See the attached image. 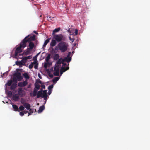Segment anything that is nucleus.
<instances>
[{
    "mask_svg": "<svg viewBox=\"0 0 150 150\" xmlns=\"http://www.w3.org/2000/svg\"><path fill=\"white\" fill-rule=\"evenodd\" d=\"M50 57L51 54H49L46 57L45 61H46L47 62H49V61L50 58Z\"/></svg>",
    "mask_w": 150,
    "mask_h": 150,
    "instance_id": "nucleus-27",
    "label": "nucleus"
},
{
    "mask_svg": "<svg viewBox=\"0 0 150 150\" xmlns=\"http://www.w3.org/2000/svg\"><path fill=\"white\" fill-rule=\"evenodd\" d=\"M28 46L29 47L28 49L32 50L33 48L35 47L34 43L32 42H29Z\"/></svg>",
    "mask_w": 150,
    "mask_h": 150,
    "instance_id": "nucleus-14",
    "label": "nucleus"
},
{
    "mask_svg": "<svg viewBox=\"0 0 150 150\" xmlns=\"http://www.w3.org/2000/svg\"><path fill=\"white\" fill-rule=\"evenodd\" d=\"M62 64H63V65L64 66H65L66 65V63H64V62H65V61H64L63 60H62Z\"/></svg>",
    "mask_w": 150,
    "mask_h": 150,
    "instance_id": "nucleus-47",
    "label": "nucleus"
},
{
    "mask_svg": "<svg viewBox=\"0 0 150 150\" xmlns=\"http://www.w3.org/2000/svg\"><path fill=\"white\" fill-rule=\"evenodd\" d=\"M73 38H71L70 37H69V39L72 42H73L75 40L74 36H73Z\"/></svg>",
    "mask_w": 150,
    "mask_h": 150,
    "instance_id": "nucleus-40",
    "label": "nucleus"
},
{
    "mask_svg": "<svg viewBox=\"0 0 150 150\" xmlns=\"http://www.w3.org/2000/svg\"><path fill=\"white\" fill-rule=\"evenodd\" d=\"M13 99L15 101H18L19 99V95L17 94H15L12 97Z\"/></svg>",
    "mask_w": 150,
    "mask_h": 150,
    "instance_id": "nucleus-13",
    "label": "nucleus"
},
{
    "mask_svg": "<svg viewBox=\"0 0 150 150\" xmlns=\"http://www.w3.org/2000/svg\"><path fill=\"white\" fill-rule=\"evenodd\" d=\"M60 29L61 28L60 27L58 28H57L55 29L53 31L52 34V35H55V33L59 31L60 30Z\"/></svg>",
    "mask_w": 150,
    "mask_h": 150,
    "instance_id": "nucleus-21",
    "label": "nucleus"
},
{
    "mask_svg": "<svg viewBox=\"0 0 150 150\" xmlns=\"http://www.w3.org/2000/svg\"><path fill=\"white\" fill-rule=\"evenodd\" d=\"M50 39L51 38H49L48 37V39H46L44 42L43 46V47H46L47 45L49 42Z\"/></svg>",
    "mask_w": 150,
    "mask_h": 150,
    "instance_id": "nucleus-19",
    "label": "nucleus"
},
{
    "mask_svg": "<svg viewBox=\"0 0 150 150\" xmlns=\"http://www.w3.org/2000/svg\"><path fill=\"white\" fill-rule=\"evenodd\" d=\"M49 76L51 78H52L53 77V75L52 74H49Z\"/></svg>",
    "mask_w": 150,
    "mask_h": 150,
    "instance_id": "nucleus-48",
    "label": "nucleus"
},
{
    "mask_svg": "<svg viewBox=\"0 0 150 150\" xmlns=\"http://www.w3.org/2000/svg\"><path fill=\"white\" fill-rule=\"evenodd\" d=\"M29 35L25 37V38L22 40L19 46L23 48H24L26 46V43L27 42L26 40V39L29 37Z\"/></svg>",
    "mask_w": 150,
    "mask_h": 150,
    "instance_id": "nucleus-3",
    "label": "nucleus"
},
{
    "mask_svg": "<svg viewBox=\"0 0 150 150\" xmlns=\"http://www.w3.org/2000/svg\"><path fill=\"white\" fill-rule=\"evenodd\" d=\"M35 65L34 66V67L35 69H37L38 68V64L37 62H36V63L34 64Z\"/></svg>",
    "mask_w": 150,
    "mask_h": 150,
    "instance_id": "nucleus-42",
    "label": "nucleus"
},
{
    "mask_svg": "<svg viewBox=\"0 0 150 150\" xmlns=\"http://www.w3.org/2000/svg\"><path fill=\"white\" fill-rule=\"evenodd\" d=\"M12 80L13 82H14L15 83H16L17 82V81H18L17 78L15 76H14V75L13 76V79Z\"/></svg>",
    "mask_w": 150,
    "mask_h": 150,
    "instance_id": "nucleus-32",
    "label": "nucleus"
},
{
    "mask_svg": "<svg viewBox=\"0 0 150 150\" xmlns=\"http://www.w3.org/2000/svg\"><path fill=\"white\" fill-rule=\"evenodd\" d=\"M53 87V84H52L48 86V89L49 90H50Z\"/></svg>",
    "mask_w": 150,
    "mask_h": 150,
    "instance_id": "nucleus-38",
    "label": "nucleus"
},
{
    "mask_svg": "<svg viewBox=\"0 0 150 150\" xmlns=\"http://www.w3.org/2000/svg\"><path fill=\"white\" fill-rule=\"evenodd\" d=\"M42 89H41L40 91H39L37 95V97L36 98H40V97L42 98L43 94L42 93Z\"/></svg>",
    "mask_w": 150,
    "mask_h": 150,
    "instance_id": "nucleus-12",
    "label": "nucleus"
},
{
    "mask_svg": "<svg viewBox=\"0 0 150 150\" xmlns=\"http://www.w3.org/2000/svg\"><path fill=\"white\" fill-rule=\"evenodd\" d=\"M63 59L62 58H60V59H59L58 60V61L57 62V65L56 64V65H59L60 67V64L61 63H62L63 61Z\"/></svg>",
    "mask_w": 150,
    "mask_h": 150,
    "instance_id": "nucleus-24",
    "label": "nucleus"
},
{
    "mask_svg": "<svg viewBox=\"0 0 150 150\" xmlns=\"http://www.w3.org/2000/svg\"><path fill=\"white\" fill-rule=\"evenodd\" d=\"M31 50H30V49H28V48H27L25 52V54L27 55L29 54L30 53Z\"/></svg>",
    "mask_w": 150,
    "mask_h": 150,
    "instance_id": "nucleus-25",
    "label": "nucleus"
},
{
    "mask_svg": "<svg viewBox=\"0 0 150 150\" xmlns=\"http://www.w3.org/2000/svg\"><path fill=\"white\" fill-rule=\"evenodd\" d=\"M49 18H51V17L50 16H49Z\"/></svg>",
    "mask_w": 150,
    "mask_h": 150,
    "instance_id": "nucleus-62",
    "label": "nucleus"
},
{
    "mask_svg": "<svg viewBox=\"0 0 150 150\" xmlns=\"http://www.w3.org/2000/svg\"><path fill=\"white\" fill-rule=\"evenodd\" d=\"M36 82L37 83H39L40 84H42V83L41 81L39 79H38L36 80Z\"/></svg>",
    "mask_w": 150,
    "mask_h": 150,
    "instance_id": "nucleus-39",
    "label": "nucleus"
},
{
    "mask_svg": "<svg viewBox=\"0 0 150 150\" xmlns=\"http://www.w3.org/2000/svg\"><path fill=\"white\" fill-rule=\"evenodd\" d=\"M13 82V81L12 80H9L8 81L6 85H7L8 86H10L12 84Z\"/></svg>",
    "mask_w": 150,
    "mask_h": 150,
    "instance_id": "nucleus-29",
    "label": "nucleus"
},
{
    "mask_svg": "<svg viewBox=\"0 0 150 150\" xmlns=\"http://www.w3.org/2000/svg\"><path fill=\"white\" fill-rule=\"evenodd\" d=\"M5 74H6V73H4L3 75H4Z\"/></svg>",
    "mask_w": 150,
    "mask_h": 150,
    "instance_id": "nucleus-59",
    "label": "nucleus"
},
{
    "mask_svg": "<svg viewBox=\"0 0 150 150\" xmlns=\"http://www.w3.org/2000/svg\"><path fill=\"white\" fill-rule=\"evenodd\" d=\"M21 104H23V105L26 103L25 102V100L23 98H21Z\"/></svg>",
    "mask_w": 150,
    "mask_h": 150,
    "instance_id": "nucleus-35",
    "label": "nucleus"
},
{
    "mask_svg": "<svg viewBox=\"0 0 150 150\" xmlns=\"http://www.w3.org/2000/svg\"><path fill=\"white\" fill-rule=\"evenodd\" d=\"M58 49H58V46H56L55 49H54V50H55V51H58Z\"/></svg>",
    "mask_w": 150,
    "mask_h": 150,
    "instance_id": "nucleus-45",
    "label": "nucleus"
},
{
    "mask_svg": "<svg viewBox=\"0 0 150 150\" xmlns=\"http://www.w3.org/2000/svg\"><path fill=\"white\" fill-rule=\"evenodd\" d=\"M32 57L31 56H29L27 57H25L23 58L22 59V61H23L24 64H25L27 60L31 58Z\"/></svg>",
    "mask_w": 150,
    "mask_h": 150,
    "instance_id": "nucleus-16",
    "label": "nucleus"
},
{
    "mask_svg": "<svg viewBox=\"0 0 150 150\" xmlns=\"http://www.w3.org/2000/svg\"><path fill=\"white\" fill-rule=\"evenodd\" d=\"M24 115V114L23 112H20V115L21 116H23Z\"/></svg>",
    "mask_w": 150,
    "mask_h": 150,
    "instance_id": "nucleus-44",
    "label": "nucleus"
},
{
    "mask_svg": "<svg viewBox=\"0 0 150 150\" xmlns=\"http://www.w3.org/2000/svg\"><path fill=\"white\" fill-rule=\"evenodd\" d=\"M50 65V64L49 62H47L44 63V67L45 68H47V67L48 65Z\"/></svg>",
    "mask_w": 150,
    "mask_h": 150,
    "instance_id": "nucleus-36",
    "label": "nucleus"
},
{
    "mask_svg": "<svg viewBox=\"0 0 150 150\" xmlns=\"http://www.w3.org/2000/svg\"><path fill=\"white\" fill-rule=\"evenodd\" d=\"M41 87L42 88L45 89V86L44 85H41Z\"/></svg>",
    "mask_w": 150,
    "mask_h": 150,
    "instance_id": "nucleus-46",
    "label": "nucleus"
},
{
    "mask_svg": "<svg viewBox=\"0 0 150 150\" xmlns=\"http://www.w3.org/2000/svg\"><path fill=\"white\" fill-rule=\"evenodd\" d=\"M39 77L40 78V79H41V77L40 76H39Z\"/></svg>",
    "mask_w": 150,
    "mask_h": 150,
    "instance_id": "nucleus-60",
    "label": "nucleus"
},
{
    "mask_svg": "<svg viewBox=\"0 0 150 150\" xmlns=\"http://www.w3.org/2000/svg\"><path fill=\"white\" fill-rule=\"evenodd\" d=\"M34 32L36 34H38V33H37L36 31H34Z\"/></svg>",
    "mask_w": 150,
    "mask_h": 150,
    "instance_id": "nucleus-58",
    "label": "nucleus"
},
{
    "mask_svg": "<svg viewBox=\"0 0 150 150\" xmlns=\"http://www.w3.org/2000/svg\"><path fill=\"white\" fill-rule=\"evenodd\" d=\"M36 63V62L35 61H34L31 64L29 65V66H28L29 68L30 69H31L33 67L34 64H35Z\"/></svg>",
    "mask_w": 150,
    "mask_h": 150,
    "instance_id": "nucleus-28",
    "label": "nucleus"
},
{
    "mask_svg": "<svg viewBox=\"0 0 150 150\" xmlns=\"http://www.w3.org/2000/svg\"><path fill=\"white\" fill-rule=\"evenodd\" d=\"M12 94V93L11 92V91H9L8 93V94L9 95H11Z\"/></svg>",
    "mask_w": 150,
    "mask_h": 150,
    "instance_id": "nucleus-53",
    "label": "nucleus"
},
{
    "mask_svg": "<svg viewBox=\"0 0 150 150\" xmlns=\"http://www.w3.org/2000/svg\"><path fill=\"white\" fill-rule=\"evenodd\" d=\"M33 93H30V95L31 96L33 97Z\"/></svg>",
    "mask_w": 150,
    "mask_h": 150,
    "instance_id": "nucleus-54",
    "label": "nucleus"
},
{
    "mask_svg": "<svg viewBox=\"0 0 150 150\" xmlns=\"http://www.w3.org/2000/svg\"><path fill=\"white\" fill-rule=\"evenodd\" d=\"M21 48H22L19 46H18V47L16 48L15 53V57H17L19 53L22 52Z\"/></svg>",
    "mask_w": 150,
    "mask_h": 150,
    "instance_id": "nucleus-7",
    "label": "nucleus"
},
{
    "mask_svg": "<svg viewBox=\"0 0 150 150\" xmlns=\"http://www.w3.org/2000/svg\"><path fill=\"white\" fill-rule=\"evenodd\" d=\"M78 33V30L77 29L75 30L74 33L75 35H77Z\"/></svg>",
    "mask_w": 150,
    "mask_h": 150,
    "instance_id": "nucleus-43",
    "label": "nucleus"
},
{
    "mask_svg": "<svg viewBox=\"0 0 150 150\" xmlns=\"http://www.w3.org/2000/svg\"><path fill=\"white\" fill-rule=\"evenodd\" d=\"M60 67L59 65H56V64L55 65L54 68V72L53 73V74L54 76H58L59 75Z\"/></svg>",
    "mask_w": 150,
    "mask_h": 150,
    "instance_id": "nucleus-4",
    "label": "nucleus"
},
{
    "mask_svg": "<svg viewBox=\"0 0 150 150\" xmlns=\"http://www.w3.org/2000/svg\"><path fill=\"white\" fill-rule=\"evenodd\" d=\"M62 69V71L64 72H65L67 70V69H66L65 67H62L61 68V69Z\"/></svg>",
    "mask_w": 150,
    "mask_h": 150,
    "instance_id": "nucleus-41",
    "label": "nucleus"
},
{
    "mask_svg": "<svg viewBox=\"0 0 150 150\" xmlns=\"http://www.w3.org/2000/svg\"><path fill=\"white\" fill-rule=\"evenodd\" d=\"M59 79V78L58 77H56L54 78L52 80V82L54 83H56Z\"/></svg>",
    "mask_w": 150,
    "mask_h": 150,
    "instance_id": "nucleus-31",
    "label": "nucleus"
},
{
    "mask_svg": "<svg viewBox=\"0 0 150 150\" xmlns=\"http://www.w3.org/2000/svg\"><path fill=\"white\" fill-rule=\"evenodd\" d=\"M53 36V38L58 42H61L62 40H65L66 38L62 34L55 35Z\"/></svg>",
    "mask_w": 150,
    "mask_h": 150,
    "instance_id": "nucleus-2",
    "label": "nucleus"
},
{
    "mask_svg": "<svg viewBox=\"0 0 150 150\" xmlns=\"http://www.w3.org/2000/svg\"><path fill=\"white\" fill-rule=\"evenodd\" d=\"M28 116H29V115H30L31 114V112H28Z\"/></svg>",
    "mask_w": 150,
    "mask_h": 150,
    "instance_id": "nucleus-56",
    "label": "nucleus"
},
{
    "mask_svg": "<svg viewBox=\"0 0 150 150\" xmlns=\"http://www.w3.org/2000/svg\"><path fill=\"white\" fill-rule=\"evenodd\" d=\"M17 87V84L16 83H13L11 86L10 89L11 90L15 89Z\"/></svg>",
    "mask_w": 150,
    "mask_h": 150,
    "instance_id": "nucleus-20",
    "label": "nucleus"
},
{
    "mask_svg": "<svg viewBox=\"0 0 150 150\" xmlns=\"http://www.w3.org/2000/svg\"><path fill=\"white\" fill-rule=\"evenodd\" d=\"M47 90H42V92H43L42 98H44V100H45L46 101L47 100V97L48 96V95L47 93Z\"/></svg>",
    "mask_w": 150,
    "mask_h": 150,
    "instance_id": "nucleus-11",
    "label": "nucleus"
},
{
    "mask_svg": "<svg viewBox=\"0 0 150 150\" xmlns=\"http://www.w3.org/2000/svg\"><path fill=\"white\" fill-rule=\"evenodd\" d=\"M36 35H33L32 36H30L29 38H28L26 39V40L27 42H30L32 41H34L35 40Z\"/></svg>",
    "mask_w": 150,
    "mask_h": 150,
    "instance_id": "nucleus-10",
    "label": "nucleus"
},
{
    "mask_svg": "<svg viewBox=\"0 0 150 150\" xmlns=\"http://www.w3.org/2000/svg\"><path fill=\"white\" fill-rule=\"evenodd\" d=\"M23 76L26 79H29V76L28 74L26 73H25L23 74Z\"/></svg>",
    "mask_w": 150,
    "mask_h": 150,
    "instance_id": "nucleus-34",
    "label": "nucleus"
},
{
    "mask_svg": "<svg viewBox=\"0 0 150 150\" xmlns=\"http://www.w3.org/2000/svg\"><path fill=\"white\" fill-rule=\"evenodd\" d=\"M24 109V107L22 105L20 106L19 108V109L21 111L23 110Z\"/></svg>",
    "mask_w": 150,
    "mask_h": 150,
    "instance_id": "nucleus-37",
    "label": "nucleus"
},
{
    "mask_svg": "<svg viewBox=\"0 0 150 150\" xmlns=\"http://www.w3.org/2000/svg\"><path fill=\"white\" fill-rule=\"evenodd\" d=\"M59 57V56L58 54H56L54 57V60H57Z\"/></svg>",
    "mask_w": 150,
    "mask_h": 150,
    "instance_id": "nucleus-30",
    "label": "nucleus"
},
{
    "mask_svg": "<svg viewBox=\"0 0 150 150\" xmlns=\"http://www.w3.org/2000/svg\"><path fill=\"white\" fill-rule=\"evenodd\" d=\"M35 89H37L38 90H39L40 88V85L38 84V83H35Z\"/></svg>",
    "mask_w": 150,
    "mask_h": 150,
    "instance_id": "nucleus-33",
    "label": "nucleus"
},
{
    "mask_svg": "<svg viewBox=\"0 0 150 150\" xmlns=\"http://www.w3.org/2000/svg\"><path fill=\"white\" fill-rule=\"evenodd\" d=\"M45 109V107L44 105L40 106L39 107V109L38 110V113H41Z\"/></svg>",
    "mask_w": 150,
    "mask_h": 150,
    "instance_id": "nucleus-23",
    "label": "nucleus"
},
{
    "mask_svg": "<svg viewBox=\"0 0 150 150\" xmlns=\"http://www.w3.org/2000/svg\"><path fill=\"white\" fill-rule=\"evenodd\" d=\"M27 80H25L23 82H19L18 83V86L20 87H24L28 84Z\"/></svg>",
    "mask_w": 150,
    "mask_h": 150,
    "instance_id": "nucleus-9",
    "label": "nucleus"
},
{
    "mask_svg": "<svg viewBox=\"0 0 150 150\" xmlns=\"http://www.w3.org/2000/svg\"><path fill=\"white\" fill-rule=\"evenodd\" d=\"M12 106L14 111L19 112V108L17 105L15 104H13Z\"/></svg>",
    "mask_w": 150,
    "mask_h": 150,
    "instance_id": "nucleus-17",
    "label": "nucleus"
},
{
    "mask_svg": "<svg viewBox=\"0 0 150 150\" xmlns=\"http://www.w3.org/2000/svg\"><path fill=\"white\" fill-rule=\"evenodd\" d=\"M23 106L27 110H29L31 107L30 105L29 104L27 103H25V104Z\"/></svg>",
    "mask_w": 150,
    "mask_h": 150,
    "instance_id": "nucleus-22",
    "label": "nucleus"
},
{
    "mask_svg": "<svg viewBox=\"0 0 150 150\" xmlns=\"http://www.w3.org/2000/svg\"><path fill=\"white\" fill-rule=\"evenodd\" d=\"M62 69L60 70V73L61 74H63V72H63L62 71Z\"/></svg>",
    "mask_w": 150,
    "mask_h": 150,
    "instance_id": "nucleus-52",
    "label": "nucleus"
},
{
    "mask_svg": "<svg viewBox=\"0 0 150 150\" xmlns=\"http://www.w3.org/2000/svg\"><path fill=\"white\" fill-rule=\"evenodd\" d=\"M16 64L17 65H19L20 67H22V65H24L23 61H22V60L21 61H16Z\"/></svg>",
    "mask_w": 150,
    "mask_h": 150,
    "instance_id": "nucleus-15",
    "label": "nucleus"
},
{
    "mask_svg": "<svg viewBox=\"0 0 150 150\" xmlns=\"http://www.w3.org/2000/svg\"><path fill=\"white\" fill-rule=\"evenodd\" d=\"M71 54V52H69L67 57H64L63 59V60L65 61V62H67L69 63V62L71 60V57H70Z\"/></svg>",
    "mask_w": 150,
    "mask_h": 150,
    "instance_id": "nucleus-6",
    "label": "nucleus"
},
{
    "mask_svg": "<svg viewBox=\"0 0 150 150\" xmlns=\"http://www.w3.org/2000/svg\"><path fill=\"white\" fill-rule=\"evenodd\" d=\"M42 15H40V17H42Z\"/></svg>",
    "mask_w": 150,
    "mask_h": 150,
    "instance_id": "nucleus-61",
    "label": "nucleus"
},
{
    "mask_svg": "<svg viewBox=\"0 0 150 150\" xmlns=\"http://www.w3.org/2000/svg\"><path fill=\"white\" fill-rule=\"evenodd\" d=\"M23 112L24 114H26L28 112V111H27V110H24L23 111Z\"/></svg>",
    "mask_w": 150,
    "mask_h": 150,
    "instance_id": "nucleus-49",
    "label": "nucleus"
},
{
    "mask_svg": "<svg viewBox=\"0 0 150 150\" xmlns=\"http://www.w3.org/2000/svg\"><path fill=\"white\" fill-rule=\"evenodd\" d=\"M38 90L34 88L33 91V97H35L37 95L38 92Z\"/></svg>",
    "mask_w": 150,
    "mask_h": 150,
    "instance_id": "nucleus-26",
    "label": "nucleus"
},
{
    "mask_svg": "<svg viewBox=\"0 0 150 150\" xmlns=\"http://www.w3.org/2000/svg\"><path fill=\"white\" fill-rule=\"evenodd\" d=\"M51 93V91H50V90H49L48 92V94L50 95Z\"/></svg>",
    "mask_w": 150,
    "mask_h": 150,
    "instance_id": "nucleus-51",
    "label": "nucleus"
},
{
    "mask_svg": "<svg viewBox=\"0 0 150 150\" xmlns=\"http://www.w3.org/2000/svg\"><path fill=\"white\" fill-rule=\"evenodd\" d=\"M40 52L39 53L37 54L36 55L38 56V55H39L40 54Z\"/></svg>",
    "mask_w": 150,
    "mask_h": 150,
    "instance_id": "nucleus-57",
    "label": "nucleus"
},
{
    "mask_svg": "<svg viewBox=\"0 0 150 150\" xmlns=\"http://www.w3.org/2000/svg\"><path fill=\"white\" fill-rule=\"evenodd\" d=\"M13 75L14 76L17 78L18 81H21L23 79V77L20 72H17L15 73Z\"/></svg>",
    "mask_w": 150,
    "mask_h": 150,
    "instance_id": "nucleus-5",
    "label": "nucleus"
},
{
    "mask_svg": "<svg viewBox=\"0 0 150 150\" xmlns=\"http://www.w3.org/2000/svg\"><path fill=\"white\" fill-rule=\"evenodd\" d=\"M69 67H67L66 68H65V69L67 70H68L69 69Z\"/></svg>",
    "mask_w": 150,
    "mask_h": 150,
    "instance_id": "nucleus-55",
    "label": "nucleus"
},
{
    "mask_svg": "<svg viewBox=\"0 0 150 150\" xmlns=\"http://www.w3.org/2000/svg\"><path fill=\"white\" fill-rule=\"evenodd\" d=\"M58 47L61 52L64 53L67 50L68 45L66 42L62 41L58 44Z\"/></svg>",
    "mask_w": 150,
    "mask_h": 150,
    "instance_id": "nucleus-1",
    "label": "nucleus"
},
{
    "mask_svg": "<svg viewBox=\"0 0 150 150\" xmlns=\"http://www.w3.org/2000/svg\"><path fill=\"white\" fill-rule=\"evenodd\" d=\"M29 110V111L30 112L32 113L33 112V110L32 109H30H30Z\"/></svg>",
    "mask_w": 150,
    "mask_h": 150,
    "instance_id": "nucleus-50",
    "label": "nucleus"
},
{
    "mask_svg": "<svg viewBox=\"0 0 150 150\" xmlns=\"http://www.w3.org/2000/svg\"><path fill=\"white\" fill-rule=\"evenodd\" d=\"M57 44L56 41L55 40H52L50 43V46L53 47L56 45Z\"/></svg>",
    "mask_w": 150,
    "mask_h": 150,
    "instance_id": "nucleus-18",
    "label": "nucleus"
},
{
    "mask_svg": "<svg viewBox=\"0 0 150 150\" xmlns=\"http://www.w3.org/2000/svg\"><path fill=\"white\" fill-rule=\"evenodd\" d=\"M18 95L21 97H22L23 95L25 94V91L23 90H22V88H19L18 89Z\"/></svg>",
    "mask_w": 150,
    "mask_h": 150,
    "instance_id": "nucleus-8",
    "label": "nucleus"
}]
</instances>
